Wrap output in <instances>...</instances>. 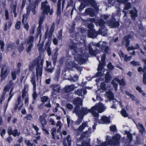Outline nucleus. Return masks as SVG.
<instances>
[{
	"instance_id": "obj_1",
	"label": "nucleus",
	"mask_w": 146,
	"mask_h": 146,
	"mask_svg": "<svg viewBox=\"0 0 146 146\" xmlns=\"http://www.w3.org/2000/svg\"><path fill=\"white\" fill-rule=\"evenodd\" d=\"M33 64H32V66H34L35 64L37 65V67L36 68V76L38 79V76L41 77L42 74V67L44 62V60L41 59V56H39L38 57L33 60L32 61Z\"/></svg>"
},
{
	"instance_id": "obj_2",
	"label": "nucleus",
	"mask_w": 146,
	"mask_h": 146,
	"mask_svg": "<svg viewBox=\"0 0 146 146\" xmlns=\"http://www.w3.org/2000/svg\"><path fill=\"white\" fill-rule=\"evenodd\" d=\"M55 26L54 23H53L50 27L49 31L48 29L47 28L45 33L44 39L45 40L48 36V39L47 42L45 44V46L46 48H50V46L52 42V36L54 30Z\"/></svg>"
},
{
	"instance_id": "obj_3",
	"label": "nucleus",
	"mask_w": 146,
	"mask_h": 146,
	"mask_svg": "<svg viewBox=\"0 0 146 146\" xmlns=\"http://www.w3.org/2000/svg\"><path fill=\"white\" fill-rule=\"evenodd\" d=\"M41 9L42 11L43 14L48 15V13L50 15H52L53 13V11L50 9V6L48 5L47 0H45L41 3Z\"/></svg>"
},
{
	"instance_id": "obj_4",
	"label": "nucleus",
	"mask_w": 146,
	"mask_h": 146,
	"mask_svg": "<svg viewBox=\"0 0 146 146\" xmlns=\"http://www.w3.org/2000/svg\"><path fill=\"white\" fill-rule=\"evenodd\" d=\"M108 138L109 136H107L106 140L108 144L113 146H117L119 145L120 143L119 140L121 138V136L119 134H116L113 136L111 139H109Z\"/></svg>"
},
{
	"instance_id": "obj_5",
	"label": "nucleus",
	"mask_w": 146,
	"mask_h": 146,
	"mask_svg": "<svg viewBox=\"0 0 146 146\" xmlns=\"http://www.w3.org/2000/svg\"><path fill=\"white\" fill-rule=\"evenodd\" d=\"M9 73V67H6V64H4L1 67L0 75L1 82H2L6 78Z\"/></svg>"
},
{
	"instance_id": "obj_6",
	"label": "nucleus",
	"mask_w": 146,
	"mask_h": 146,
	"mask_svg": "<svg viewBox=\"0 0 146 146\" xmlns=\"http://www.w3.org/2000/svg\"><path fill=\"white\" fill-rule=\"evenodd\" d=\"M73 104L75 106L73 113L75 111H77L79 110L80 108V106L83 105V101L81 98L79 97H77L74 98L73 101Z\"/></svg>"
},
{
	"instance_id": "obj_7",
	"label": "nucleus",
	"mask_w": 146,
	"mask_h": 146,
	"mask_svg": "<svg viewBox=\"0 0 146 146\" xmlns=\"http://www.w3.org/2000/svg\"><path fill=\"white\" fill-rule=\"evenodd\" d=\"M37 7H35L34 6V5L32 3H30L29 4V5L27 8V13L26 14H25V16L26 17V20L28 19L29 17L31 11L33 14L35 15L36 13V9Z\"/></svg>"
},
{
	"instance_id": "obj_8",
	"label": "nucleus",
	"mask_w": 146,
	"mask_h": 146,
	"mask_svg": "<svg viewBox=\"0 0 146 146\" xmlns=\"http://www.w3.org/2000/svg\"><path fill=\"white\" fill-rule=\"evenodd\" d=\"M91 108L88 109L87 108L82 107L81 110H78L77 112L75 111L73 113H75L77 116L79 117L82 116L87 114L88 113L90 112Z\"/></svg>"
},
{
	"instance_id": "obj_9",
	"label": "nucleus",
	"mask_w": 146,
	"mask_h": 146,
	"mask_svg": "<svg viewBox=\"0 0 146 146\" xmlns=\"http://www.w3.org/2000/svg\"><path fill=\"white\" fill-rule=\"evenodd\" d=\"M102 33L101 30L99 29L97 31H96L95 29L88 30V36L91 38H95L98 35H100Z\"/></svg>"
},
{
	"instance_id": "obj_10",
	"label": "nucleus",
	"mask_w": 146,
	"mask_h": 146,
	"mask_svg": "<svg viewBox=\"0 0 146 146\" xmlns=\"http://www.w3.org/2000/svg\"><path fill=\"white\" fill-rule=\"evenodd\" d=\"M84 53H82V54H77L74 56L75 60L78 62V63L80 64H82L84 63H86V60L85 58Z\"/></svg>"
},
{
	"instance_id": "obj_11",
	"label": "nucleus",
	"mask_w": 146,
	"mask_h": 146,
	"mask_svg": "<svg viewBox=\"0 0 146 146\" xmlns=\"http://www.w3.org/2000/svg\"><path fill=\"white\" fill-rule=\"evenodd\" d=\"M7 131L9 135H12L14 137H15L17 136L19 137L20 135V132L18 131L17 129H15L12 131V128L11 127H8Z\"/></svg>"
},
{
	"instance_id": "obj_12",
	"label": "nucleus",
	"mask_w": 146,
	"mask_h": 146,
	"mask_svg": "<svg viewBox=\"0 0 146 146\" xmlns=\"http://www.w3.org/2000/svg\"><path fill=\"white\" fill-rule=\"evenodd\" d=\"M110 26L114 28L118 27L119 25V23L118 21H116L115 18L112 17L109 21Z\"/></svg>"
},
{
	"instance_id": "obj_13",
	"label": "nucleus",
	"mask_w": 146,
	"mask_h": 146,
	"mask_svg": "<svg viewBox=\"0 0 146 146\" xmlns=\"http://www.w3.org/2000/svg\"><path fill=\"white\" fill-rule=\"evenodd\" d=\"M71 140L70 135H68L66 137L64 138L62 142L63 146H71Z\"/></svg>"
},
{
	"instance_id": "obj_14",
	"label": "nucleus",
	"mask_w": 146,
	"mask_h": 146,
	"mask_svg": "<svg viewBox=\"0 0 146 146\" xmlns=\"http://www.w3.org/2000/svg\"><path fill=\"white\" fill-rule=\"evenodd\" d=\"M46 117L45 115L44 114L40 116L39 120L41 124L42 127H45V125L47 124V122L45 118Z\"/></svg>"
},
{
	"instance_id": "obj_15",
	"label": "nucleus",
	"mask_w": 146,
	"mask_h": 146,
	"mask_svg": "<svg viewBox=\"0 0 146 146\" xmlns=\"http://www.w3.org/2000/svg\"><path fill=\"white\" fill-rule=\"evenodd\" d=\"M98 106L96 105L91 107L92 110L90 113L96 117H98L99 115L98 113L96 112V111L98 110Z\"/></svg>"
},
{
	"instance_id": "obj_16",
	"label": "nucleus",
	"mask_w": 146,
	"mask_h": 146,
	"mask_svg": "<svg viewBox=\"0 0 146 146\" xmlns=\"http://www.w3.org/2000/svg\"><path fill=\"white\" fill-rule=\"evenodd\" d=\"M134 11L131 10L130 12L131 14V17L133 21L135 20L136 18L137 17L138 15L137 14L138 11L137 10L135 9H134Z\"/></svg>"
},
{
	"instance_id": "obj_17",
	"label": "nucleus",
	"mask_w": 146,
	"mask_h": 146,
	"mask_svg": "<svg viewBox=\"0 0 146 146\" xmlns=\"http://www.w3.org/2000/svg\"><path fill=\"white\" fill-rule=\"evenodd\" d=\"M85 12L91 17H93L95 15V12L92 8H88L86 9Z\"/></svg>"
},
{
	"instance_id": "obj_18",
	"label": "nucleus",
	"mask_w": 146,
	"mask_h": 146,
	"mask_svg": "<svg viewBox=\"0 0 146 146\" xmlns=\"http://www.w3.org/2000/svg\"><path fill=\"white\" fill-rule=\"evenodd\" d=\"M69 47L70 49L73 50V54L74 55L78 53L77 50V45L76 43H73L72 45H69Z\"/></svg>"
},
{
	"instance_id": "obj_19",
	"label": "nucleus",
	"mask_w": 146,
	"mask_h": 146,
	"mask_svg": "<svg viewBox=\"0 0 146 146\" xmlns=\"http://www.w3.org/2000/svg\"><path fill=\"white\" fill-rule=\"evenodd\" d=\"M58 50H56L52 56V60L54 66L55 65L57 62L58 55Z\"/></svg>"
},
{
	"instance_id": "obj_20",
	"label": "nucleus",
	"mask_w": 146,
	"mask_h": 146,
	"mask_svg": "<svg viewBox=\"0 0 146 146\" xmlns=\"http://www.w3.org/2000/svg\"><path fill=\"white\" fill-rule=\"evenodd\" d=\"M102 123H110V119L106 116H103L101 119Z\"/></svg>"
},
{
	"instance_id": "obj_21",
	"label": "nucleus",
	"mask_w": 146,
	"mask_h": 146,
	"mask_svg": "<svg viewBox=\"0 0 146 146\" xmlns=\"http://www.w3.org/2000/svg\"><path fill=\"white\" fill-rule=\"evenodd\" d=\"M12 25V22L11 20L8 21L4 24V30L5 31H7V29H10Z\"/></svg>"
},
{
	"instance_id": "obj_22",
	"label": "nucleus",
	"mask_w": 146,
	"mask_h": 146,
	"mask_svg": "<svg viewBox=\"0 0 146 146\" xmlns=\"http://www.w3.org/2000/svg\"><path fill=\"white\" fill-rule=\"evenodd\" d=\"M62 0H58V2L57 5V10L56 11V14L58 16H59L61 14V1Z\"/></svg>"
},
{
	"instance_id": "obj_23",
	"label": "nucleus",
	"mask_w": 146,
	"mask_h": 146,
	"mask_svg": "<svg viewBox=\"0 0 146 146\" xmlns=\"http://www.w3.org/2000/svg\"><path fill=\"white\" fill-rule=\"evenodd\" d=\"M87 125V122H83L82 124L78 128L77 130L78 132L81 133L83 131L84 129Z\"/></svg>"
},
{
	"instance_id": "obj_24",
	"label": "nucleus",
	"mask_w": 146,
	"mask_h": 146,
	"mask_svg": "<svg viewBox=\"0 0 146 146\" xmlns=\"http://www.w3.org/2000/svg\"><path fill=\"white\" fill-rule=\"evenodd\" d=\"M79 1H81V3L86 6H88L89 5H91L94 0H79Z\"/></svg>"
},
{
	"instance_id": "obj_25",
	"label": "nucleus",
	"mask_w": 146,
	"mask_h": 146,
	"mask_svg": "<svg viewBox=\"0 0 146 146\" xmlns=\"http://www.w3.org/2000/svg\"><path fill=\"white\" fill-rule=\"evenodd\" d=\"M51 87L52 88V90L53 92H55L56 91L58 93H59L60 90V88L58 86V84H52Z\"/></svg>"
},
{
	"instance_id": "obj_26",
	"label": "nucleus",
	"mask_w": 146,
	"mask_h": 146,
	"mask_svg": "<svg viewBox=\"0 0 146 146\" xmlns=\"http://www.w3.org/2000/svg\"><path fill=\"white\" fill-rule=\"evenodd\" d=\"M88 48L89 54L92 56H95L96 55V52L92 48L90 44L88 45Z\"/></svg>"
},
{
	"instance_id": "obj_27",
	"label": "nucleus",
	"mask_w": 146,
	"mask_h": 146,
	"mask_svg": "<svg viewBox=\"0 0 146 146\" xmlns=\"http://www.w3.org/2000/svg\"><path fill=\"white\" fill-rule=\"evenodd\" d=\"M111 76L109 72H107L105 76V82L106 83L109 82L111 80Z\"/></svg>"
},
{
	"instance_id": "obj_28",
	"label": "nucleus",
	"mask_w": 146,
	"mask_h": 146,
	"mask_svg": "<svg viewBox=\"0 0 146 146\" xmlns=\"http://www.w3.org/2000/svg\"><path fill=\"white\" fill-rule=\"evenodd\" d=\"M114 80L118 82L121 86H125V82L123 79L120 80L118 78L116 77L114 78Z\"/></svg>"
},
{
	"instance_id": "obj_29",
	"label": "nucleus",
	"mask_w": 146,
	"mask_h": 146,
	"mask_svg": "<svg viewBox=\"0 0 146 146\" xmlns=\"http://www.w3.org/2000/svg\"><path fill=\"white\" fill-rule=\"evenodd\" d=\"M109 99L110 100H113L114 99V96L113 93L111 92H108L106 93Z\"/></svg>"
},
{
	"instance_id": "obj_30",
	"label": "nucleus",
	"mask_w": 146,
	"mask_h": 146,
	"mask_svg": "<svg viewBox=\"0 0 146 146\" xmlns=\"http://www.w3.org/2000/svg\"><path fill=\"white\" fill-rule=\"evenodd\" d=\"M74 89V86L73 85H70L66 86L64 88V90L66 92H68L73 90Z\"/></svg>"
},
{
	"instance_id": "obj_31",
	"label": "nucleus",
	"mask_w": 146,
	"mask_h": 146,
	"mask_svg": "<svg viewBox=\"0 0 146 146\" xmlns=\"http://www.w3.org/2000/svg\"><path fill=\"white\" fill-rule=\"evenodd\" d=\"M91 6L92 7L94 8V10L96 12H99L98 7L97 6V3L95 0Z\"/></svg>"
},
{
	"instance_id": "obj_32",
	"label": "nucleus",
	"mask_w": 146,
	"mask_h": 146,
	"mask_svg": "<svg viewBox=\"0 0 146 146\" xmlns=\"http://www.w3.org/2000/svg\"><path fill=\"white\" fill-rule=\"evenodd\" d=\"M97 23H98L100 26L102 27L104 26L105 22L102 19H101L97 20Z\"/></svg>"
},
{
	"instance_id": "obj_33",
	"label": "nucleus",
	"mask_w": 146,
	"mask_h": 146,
	"mask_svg": "<svg viewBox=\"0 0 146 146\" xmlns=\"http://www.w3.org/2000/svg\"><path fill=\"white\" fill-rule=\"evenodd\" d=\"M36 78L35 76H33L31 78V82L33 84V86L34 90H35L36 89Z\"/></svg>"
},
{
	"instance_id": "obj_34",
	"label": "nucleus",
	"mask_w": 146,
	"mask_h": 146,
	"mask_svg": "<svg viewBox=\"0 0 146 146\" xmlns=\"http://www.w3.org/2000/svg\"><path fill=\"white\" fill-rule=\"evenodd\" d=\"M90 139H89L88 140V142H87L86 141L83 140L82 141V144L79 145V146H91L90 143Z\"/></svg>"
},
{
	"instance_id": "obj_35",
	"label": "nucleus",
	"mask_w": 146,
	"mask_h": 146,
	"mask_svg": "<svg viewBox=\"0 0 146 146\" xmlns=\"http://www.w3.org/2000/svg\"><path fill=\"white\" fill-rule=\"evenodd\" d=\"M76 65V63L71 61L68 64V67L70 69L75 68Z\"/></svg>"
},
{
	"instance_id": "obj_36",
	"label": "nucleus",
	"mask_w": 146,
	"mask_h": 146,
	"mask_svg": "<svg viewBox=\"0 0 146 146\" xmlns=\"http://www.w3.org/2000/svg\"><path fill=\"white\" fill-rule=\"evenodd\" d=\"M27 86H24V88L22 90V97L23 99L25 98V96H26L27 93V91H26Z\"/></svg>"
},
{
	"instance_id": "obj_37",
	"label": "nucleus",
	"mask_w": 146,
	"mask_h": 146,
	"mask_svg": "<svg viewBox=\"0 0 146 146\" xmlns=\"http://www.w3.org/2000/svg\"><path fill=\"white\" fill-rule=\"evenodd\" d=\"M100 88L103 91H106V90L107 88L106 85L104 82H101L100 85Z\"/></svg>"
},
{
	"instance_id": "obj_38",
	"label": "nucleus",
	"mask_w": 146,
	"mask_h": 146,
	"mask_svg": "<svg viewBox=\"0 0 146 146\" xmlns=\"http://www.w3.org/2000/svg\"><path fill=\"white\" fill-rule=\"evenodd\" d=\"M121 113L122 115L124 117H127L128 116L126 111L124 109L122 110L121 111Z\"/></svg>"
},
{
	"instance_id": "obj_39",
	"label": "nucleus",
	"mask_w": 146,
	"mask_h": 146,
	"mask_svg": "<svg viewBox=\"0 0 146 146\" xmlns=\"http://www.w3.org/2000/svg\"><path fill=\"white\" fill-rule=\"evenodd\" d=\"M34 37L33 35L29 36V38L27 40V44H33L34 42Z\"/></svg>"
},
{
	"instance_id": "obj_40",
	"label": "nucleus",
	"mask_w": 146,
	"mask_h": 146,
	"mask_svg": "<svg viewBox=\"0 0 146 146\" xmlns=\"http://www.w3.org/2000/svg\"><path fill=\"white\" fill-rule=\"evenodd\" d=\"M56 128L53 127L52 129L51 135L52 136V138L53 139H54L55 138V134L56 132Z\"/></svg>"
},
{
	"instance_id": "obj_41",
	"label": "nucleus",
	"mask_w": 146,
	"mask_h": 146,
	"mask_svg": "<svg viewBox=\"0 0 146 146\" xmlns=\"http://www.w3.org/2000/svg\"><path fill=\"white\" fill-rule=\"evenodd\" d=\"M139 127L141 128L139 129V131L142 134H143L144 132L145 131V129L143 125L142 124H139Z\"/></svg>"
},
{
	"instance_id": "obj_42",
	"label": "nucleus",
	"mask_w": 146,
	"mask_h": 146,
	"mask_svg": "<svg viewBox=\"0 0 146 146\" xmlns=\"http://www.w3.org/2000/svg\"><path fill=\"white\" fill-rule=\"evenodd\" d=\"M136 89L139 93H142L143 96H145V93L143 92V91L142 90L141 88V87H140L139 86H137L136 87Z\"/></svg>"
},
{
	"instance_id": "obj_43",
	"label": "nucleus",
	"mask_w": 146,
	"mask_h": 146,
	"mask_svg": "<svg viewBox=\"0 0 146 146\" xmlns=\"http://www.w3.org/2000/svg\"><path fill=\"white\" fill-rule=\"evenodd\" d=\"M131 7V3L130 2H127V3L125 4V6L124 8V9L125 10H128L130 9Z\"/></svg>"
},
{
	"instance_id": "obj_44",
	"label": "nucleus",
	"mask_w": 146,
	"mask_h": 146,
	"mask_svg": "<svg viewBox=\"0 0 146 146\" xmlns=\"http://www.w3.org/2000/svg\"><path fill=\"white\" fill-rule=\"evenodd\" d=\"M88 134V131H87L83 132L80 136V139H83Z\"/></svg>"
},
{
	"instance_id": "obj_45",
	"label": "nucleus",
	"mask_w": 146,
	"mask_h": 146,
	"mask_svg": "<svg viewBox=\"0 0 146 146\" xmlns=\"http://www.w3.org/2000/svg\"><path fill=\"white\" fill-rule=\"evenodd\" d=\"M62 29H61L58 32V35L57 36V39L60 40L62 38Z\"/></svg>"
},
{
	"instance_id": "obj_46",
	"label": "nucleus",
	"mask_w": 146,
	"mask_h": 146,
	"mask_svg": "<svg viewBox=\"0 0 146 146\" xmlns=\"http://www.w3.org/2000/svg\"><path fill=\"white\" fill-rule=\"evenodd\" d=\"M11 75L13 80H15L16 79V72L15 71H13L11 72Z\"/></svg>"
},
{
	"instance_id": "obj_47",
	"label": "nucleus",
	"mask_w": 146,
	"mask_h": 146,
	"mask_svg": "<svg viewBox=\"0 0 146 146\" xmlns=\"http://www.w3.org/2000/svg\"><path fill=\"white\" fill-rule=\"evenodd\" d=\"M23 45V44L22 43L18 47V50L20 52L23 51L24 49V47Z\"/></svg>"
},
{
	"instance_id": "obj_48",
	"label": "nucleus",
	"mask_w": 146,
	"mask_h": 146,
	"mask_svg": "<svg viewBox=\"0 0 146 146\" xmlns=\"http://www.w3.org/2000/svg\"><path fill=\"white\" fill-rule=\"evenodd\" d=\"M44 18V16H40L39 18V20L38 22V24L42 25Z\"/></svg>"
},
{
	"instance_id": "obj_49",
	"label": "nucleus",
	"mask_w": 146,
	"mask_h": 146,
	"mask_svg": "<svg viewBox=\"0 0 146 146\" xmlns=\"http://www.w3.org/2000/svg\"><path fill=\"white\" fill-rule=\"evenodd\" d=\"M60 76V71H56L55 77L54 78L55 80L56 81H58Z\"/></svg>"
},
{
	"instance_id": "obj_50",
	"label": "nucleus",
	"mask_w": 146,
	"mask_h": 146,
	"mask_svg": "<svg viewBox=\"0 0 146 146\" xmlns=\"http://www.w3.org/2000/svg\"><path fill=\"white\" fill-rule=\"evenodd\" d=\"M111 84L113 85V88H115V91H117L118 88L117 84L113 80L111 81Z\"/></svg>"
},
{
	"instance_id": "obj_51",
	"label": "nucleus",
	"mask_w": 146,
	"mask_h": 146,
	"mask_svg": "<svg viewBox=\"0 0 146 146\" xmlns=\"http://www.w3.org/2000/svg\"><path fill=\"white\" fill-rule=\"evenodd\" d=\"M15 46V43H14L12 44L9 43L7 45V47L8 48H10L11 49H13Z\"/></svg>"
},
{
	"instance_id": "obj_52",
	"label": "nucleus",
	"mask_w": 146,
	"mask_h": 146,
	"mask_svg": "<svg viewBox=\"0 0 146 146\" xmlns=\"http://www.w3.org/2000/svg\"><path fill=\"white\" fill-rule=\"evenodd\" d=\"M23 24L24 25V28L27 30V31H28L29 27V26L28 22L27 21H25V23Z\"/></svg>"
},
{
	"instance_id": "obj_53",
	"label": "nucleus",
	"mask_w": 146,
	"mask_h": 146,
	"mask_svg": "<svg viewBox=\"0 0 146 146\" xmlns=\"http://www.w3.org/2000/svg\"><path fill=\"white\" fill-rule=\"evenodd\" d=\"M21 25V22L20 21H17L15 25V28L17 29H19Z\"/></svg>"
},
{
	"instance_id": "obj_54",
	"label": "nucleus",
	"mask_w": 146,
	"mask_h": 146,
	"mask_svg": "<svg viewBox=\"0 0 146 146\" xmlns=\"http://www.w3.org/2000/svg\"><path fill=\"white\" fill-rule=\"evenodd\" d=\"M31 118H32V115L31 114H28L25 117L23 118V120H31Z\"/></svg>"
},
{
	"instance_id": "obj_55",
	"label": "nucleus",
	"mask_w": 146,
	"mask_h": 146,
	"mask_svg": "<svg viewBox=\"0 0 146 146\" xmlns=\"http://www.w3.org/2000/svg\"><path fill=\"white\" fill-rule=\"evenodd\" d=\"M123 58L125 61L128 62L131 59L132 57L131 56H128L127 54H125Z\"/></svg>"
},
{
	"instance_id": "obj_56",
	"label": "nucleus",
	"mask_w": 146,
	"mask_h": 146,
	"mask_svg": "<svg viewBox=\"0 0 146 146\" xmlns=\"http://www.w3.org/2000/svg\"><path fill=\"white\" fill-rule=\"evenodd\" d=\"M131 63L133 66H139L141 65L139 62L134 60L132 61Z\"/></svg>"
},
{
	"instance_id": "obj_57",
	"label": "nucleus",
	"mask_w": 146,
	"mask_h": 146,
	"mask_svg": "<svg viewBox=\"0 0 146 146\" xmlns=\"http://www.w3.org/2000/svg\"><path fill=\"white\" fill-rule=\"evenodd\" d=\"M10 87L9 86H6L5 87L4 89L3 90V94L5 95L6 93L10 89Z\"/></svg>"
},
{
	"instance_id": "obj_58",
	"label": "nucleus",
	"mask_w": 146,
	"mask_h": 146,
	"mask_svg": "<svg viewBox=\"0 0 146 146\" xmlns=\"http://www.w3.org/2000/svg\"><path fill=\"white\" fill-rule=\"evenodd\" d=\"M5 45V43L2 40H0V46H1V49L2 51H3L4 50V46Z\"/></svg>"
},
{
	"instance_id": "obj_59",
	"label": "nucleus",
	"mask_w": 146,
	"mask_h": 146,
	"mask_svg": "<svg viewBox=\"0 0 146 146\" xmlns=\"http://www.w3.org/2000/svg\"><path fill=\"white\" fill-rule=\"evenodd\" d=\"M33 46V44H29L28 47L26 49V51L27 53H29L31 51Z\"/></svg>"
},
{
	"instance_id": "obj_60",
	"label": "nucleus",
	"mask_w": 146,
	"mask_h": 146,
	"mask_svg": "<svg viewBox=\"0 0 146 146\" xmlns=\"http://www.w3.org/2000/svg\"><path fill=\"white\" fill-rule=\"evenodd\" d=\"M103 63H100L99 64L98 67L97 69V70L98 71H100L102 70L103 69Z\"/></svg>"
},
{
	"instance_id": "obj_61",
	"label": "nucleus",
	"mask_w": 146,
	"mask_h": 146,
	"mask_svg": "<svg viewBox=\"0 0 146 146\" xmlns=\"http://www.w3.org/2000/svg\"><path fill=\"white\" fill-rule=\"evenodd\" d=\"M110 130L111 131L115 132L117 131V129L115 125H113L110 127Z\"/></svg>"
},
{
	"instance_id": "obj_62",
	"label": "nucleus",
	"mask_w": 146,
	"mask_h": 146,
	"mask_svg": "<svg viewBox=\"0 0 146 146\" xmlns=\"http://www.w3.org/2000/svg\"><path fill=\"white\" fill-rule=\"evenodd\" d=\"M48 99V98L46 96H43L41 98V101L43 102H46Z\"/></svg>"
},
{
	"instance_id": "obj_63",
	"label": "nucleus",
	"mask_w": 146,
	"mask_h": 146,
	"mask_svg": "<svg viewBox=\"0 0 146 146\" xmlns=\"http://www.w3.org/2000/svg\"><path fill=\"white\" fill-rule=\"evenodd\" d=\"M108 68L110 70H112L114 68V66L112 65V63L111 62H109L107 65Z\"/></svg>"
},
{
	"instance_id": "obj_64",
	"label": "nucleus",
	"mask_w": 146,
	"mask_h": 146,
	"mask_svg": "<svg viewBox=\"0 0 146 146\" xmlns=\"http://www.w3.org/2000/svg\"><path fill=\"white\" fill-rule=\"evenodd\" d=\"M143 83L146 85V73H144L143 75Z\"/></svg>"
}]
</instances>
